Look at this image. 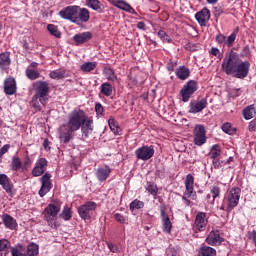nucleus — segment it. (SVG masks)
I'll list each match as a JSON object with an SVG mask.
<instances>
[{"label": "nucleus", "mask_w": 256, "mask_h": 256, "mask_svg": "<svg viewBox=\"0 0 256 256\" xmlns=\"http://www.w3.org/2000/svg\"><path fill=\"white\" fill-rule=\"evenodd\" d=\"M86 116L85 111L81 109H74L68 115L67 123L60 125L58 128V139H60V143L67 145V143L73 141L75 132L83 127Z\"/></svg>", "instance_id": "nucleus-1"}, {"label": "nucleus", "mask_w": 256, "mask_h": 256, "mask_svg": "<svg viewBox=\"0 0 256 256\" xmlns=\"http://www.w3.org/2000/svg\"><path fill=\"white\" fill-rule=\"evenodd\" d=\"M249 69H251V63L241 60L239 54L233 50L225 56L222 62V71L235 79H245L249 75Z\"/></svg>", "instance_id": "nucleus-2"}, {"label": "nucleus", "mask_w": 256, "mask_h": 256, "mask_svg": "<svg viewBox=\"0 0 256 256\" xmlns=\"http://www.w3.org/2000/svg\"><path fill=\"white\" fill-rule=\"evenodd\" d=\"M185 191L184 195L182 196V201L186 207H189L191 205V200L195 201L197 199V192H195V177H193V174H188L186 176L185 182Z\"/></svg>", "instance_id": "nucleus-3"}, {"label": "nucleus", "mask_w": 256, "mask_h": 256, "mask_svg": "<svg viewBox=\"0 0 256 256\" xmlns=\"http://www.w3.org/2000/svg\"><path fill=\"white\" fill-rule=\"evenodd\" d=\"M61 211V206L57 203L49 204L44 210V217L47 221V224L52 229H58L59 224L57 223V215Z\"/></svg>", "instance_id": "nucleus-4"}, {"label": "nucleus", "mask_w": 256, "mask_h": 256, "mask_svg": "<svg viewBox=\"0 0 256 256\" xmlns=\"http://www.w3.org/2000/svg\"><path fill=\"white\" fill-rule=\"evenodd\" d=\"M35 89V98L39 99L41 105L45 107L47 105V101H49V83L46 81H37L33 84Z\"/></svg>", "instance_id": "nucleus-5"}, {"label": "nucleus", "mask_w": 256, "mask_h": 256, "mask_svg": "<svg viewBox=\"0 0 256 256\" xmlns=\"http://www.w3.org/2000/svg\"><path fill=\"white\" fill-rule=\"evenodd\" d=\"M241 199V188L233 187L230 189L225 201L227 203V213H231L234 207L239 205Z\"/></svg>", "instance_id": "nucleus-6"}, {"label": "nucleus", "mask_w": 256, "mask_h": 256, "mask_svg": "<svg viewBox=\"0 0 256 256\" xmlns=\"http://www.w3.org/2000/svg\"><path fill=\"white\" fill-rule=\"evenodd\" d=\"M199 89V84L197 81L190 80L186 84H184L183 88L180 90V96L182 97L183 103H188L191 96L195 94V92Z\"/></svg>", "instance_id": "nucleus-7"}, {"label": "nucleus", "mask_w": 256, "mask_h": 256, "mask_svg": "<svg viewBox=\"0 0 256 256\" xmlns=\"http://www.w3.org/2000/svg\"><path fill=\"white\" fill-rule=\"evenodd\" d=\"M95 209H97V203L88 201L78 208V215L81 217V219L87 221L91 219V213H93Z\"/></svg>", "instance_id": "nucleus-8"}, {"label": "nucleus", "mask_w": 256, "mask_h": 256, "mask_svg": "<svg viewBox=\"0 0 256 256\" xmlns=\"http://www.w3.org/2000/svg\"><path fill=\"white\" fill-rule=\"evenodd\" d=\"M207 143V131H205V126L199 124L194 128V145L197 147H203Z\"/></svg>", "instance_id": "nucleus-9"}, {"label": "nucleus", "mask_w": 256, "mask_h": 256, "mask_svg": "<svg viewBox=\"0 0 256 256\" xmlns=\"http://www.w3.org/2000/svg\"><path fill=\"white\" fill-rule=\"evenodd\" d=\"M77 11H79V6H68L60 10L58 15L61 19L71 21V23H77Z\"/></svg>", "instance_id": "nucleus-10"}, {"label": "nucleus", "mask_w": 256, "mask_h": 256, "mask_svg": "<svg viewBox=\"0 0 256 256\" xmlns=\"http://www.w3.org/2000/svg\"><path fill=\"white\" fill-rule=\"evenodd\" d=\"M209 223V220L207 219V213L205 212H198L195 216L194 220V232L195 233H201L207 229V224Z\"/></svg>", "instance_id": "nucleus-11"}, {"label": "nucleus", "mask_w": 256, "mask_h": 256, "mask_svg": "<svg viewBox=\"0 0 256 256\" xmlns=\"http://www.w3.org/2000/svg\"><path fill=\"white\" fill-rule=\"evenodd\" d=\"M153 155H155V147L153 145L142 146L135 150V156L141 161H149Z\"/></svg>", "instance_id": "nucleus-12"}, {"label": "nucleus", "mask_w": 256, "mask_h": 256, "mask_svg": "<svg viewBox=\"0 0 256 256\" xmlns=\"http://www.w3.org/2000/svg\"><path fill=\"white\" fill-rule=\"evenodd\" d=\"M207 98H198L197 100H192L189 104V113L193 115H197V113H201L203 109H207Z\"/></svg>", "instance_id": "nucleus-13"}, {"label": "nucleus", "mask_w": 256, "mask_h": 256, "mask_svg": "<svg viewBox=\"0 0 256 256\" xmlns=\"http://www.w3.org/2000/svg\"><path fill=\"white\" fill-rule=\"evenodd\" d=\"M165 204L160 205V215L162 219V231L164 233H171L173 229V223H171V219L169 218V214L166 212Z\"/></svg>", "instance_id": "nucleus-14"}, {"label": "nucleus", "mask_w": 256, "mask_h": 256, "mask_svg": "<svg viewBox=\"0 0 256 256\" xmlns=\"http://www.w3.org/2000/svg\"><path fill=\"white\" fill-rule=\"evenodd\" d=\"M41 188L38 192V195H40V197H45V195L47 193H49V191H51L53 184L51 183V174L46 173L44 174L41 178Z\"/></svg>", "instance_id": "nucleus-15"}, {"label": "nucleus", "mask_w": 256, "mask_h": 256, "mask_svg": "<svg viewBox=\"0 0 256 256\" xmlns=\"http://www.w3.org/2000/svg\"><path fill=\"white\" fill-rule=\"evenodd\" d=\"M108 3L121 11H126V13H131V15H137V11L125 0H108Z\"/></svg>", "instance_id": "nucleus-16"}, {"label": "nucleus", "mask_w": 256, "mask_h": 256, "mask_svg": "<svg viewBox=\"0 0 256 256\" xmlns=\"http://www.w3.org/2000/svg\"><path fill=\"white\" fill-rule=\"evenodd\" d=\"M195 19L201 27H206L207 23H209V19H211V11L207 8H203L195 14Z\"/></svg>", "instance_id": "nucleus-17"}, {"label": "nucleus", "mask_w": 256, "mask_h": 256, "mask_svg": "<svg viewBox=\"0 0 256 256\" xmlns=\"http://www.w3.org/2000/svg\"><path fill=\"white\" fill-rule=\"evenodd\" d=\"M207 245H211V247H217V245H221V242L224 241L221 234H219L218 230H212L208 236L206 237Z\"/></svg>", "instance_id": "nucleus-18"}, {"label": "nucleus", "mask_w": 256, "mask_h": 256, "mask_svg": "<svg viewBox=\"0 0 256 256\" xmlns=\"http://www.w3.org/2000/svg\"><path fill=\"white\" fill-rule=\"evenodd\" d=\"M82 137H85V139H89V135L93 133V119L85 116V121L83 122L82 126L80 127Z\"/></svg>", "instance_id": "nucleus-19"}, {"label": "nucleus", "mask_w": 256, "mask_h": 256, "mask_svg": "<svg viewBox=\"0 0 256 256\" xmlns=\"http://www.w3.org/2000/svg\"><path fill=\"white\" fill-rule=\"evenodd\" d=\"M0 185L8 195H13V183L6 174H0Z\"/></svg>", "instance_id": "nucleus-20"}, {"label": "nucleus", "mask_w": 256, "mask_h": 256, "mask_svg": "<svg viewBox=\"0 0 256 256\" xmlns=\"http://www.w3.org/2000/svg\"><path fill=\"white\" fill-rule=\"evenodd\" d=\"M4 93L6 95H15L17 93V82L14 78H7L4 81Z\"/></svg>", "instance_id": "nucleus-21"}, {"label": "nucleus", "mask_w": 256, "mask_h": 256, "mask_svg": "<svg viewBox=\"0 0 256 256\" xmlns=\"http://www.w3.org/2000/svg\"><path fill=\"white\" fill-rule=\"evenodd\" d=\"M76 19V25H79L80 23H87L89 19H91L89 9L79 7V9L77 10Z\"/></svg>", "instance_id": "nucleus-22"}, {"label": "nucleus", "mask_w": 256, "mask_h": 256, "mask_svg": "<svg viewBox=\"0 0 256 256\" xmlns=\"http://www.w3.org/2000/svg\"><path fill=\"white\" fill-rule=\"evenodd\" d=\"M98 181H107L111 175V168L109 166H102L96 170L95 173Z\"/></svg>", "instance_id": "nucleus-23"}, {"label": "nucleus", "mask_w": 256, "mask_h": 256, "mask_svg": "<svg viewBox=\"0 0 256 256\" xmlns=\"http://www.w3.org/2000/svg\"><path fill=\"white\" fill-rule=\"evenodd\" d=\"M73 39L76 45H83V43H87V41H91V39H93V34H91V32H83L74 35Z\"/></svg>", "instance_id": "nucleus-24"}, {"label": "nucleus", "mask_w": 256, "mask_h": 256, "mask_svg": "<svg viewBox=\"0 0 256 256\" xmlns=\"http://www.w3.org/2000/svg\"><path fill=\"white\" fill-rule=\"evenodd\" d=\"M2 221L6 227V229H10L11 231H14V229H17V220L13 218L9 214H4L2 216Z\"/></svg>", "instance_id": "nucleus-25"}, {"label": "nucleus", "mask_w": 256, "mask_h": 256, "mask_svg": "<svg viewBox=\"0 0 256 256\" xmlns=\"http://www.w3.org/2000/svg\"><path fill=\"white\" fill-rule=\"evenodd\" d=\"M11 66V53L10 52H2L0 53V69H7Z\"/></svg>", "instance_id": "nucleus-26"}, {"label": "nucleus", "mask_w": 256, "mask_h": 256, "mask_svg": "<svg viewBox=\"0 0 256 256\" xmlns=\"http://www.w3.org/2000/svg\"><path fill=\"white\" fill-rule=\"evenodd\" d=\"M86 7L96 11V13H103V3L99 0H85Z\"/></svg>", "instance_id": "nucleus-27"}, {"label": "nucleus", "mask_w": 256, "mask_h": 256, "mask_svg": "<svg viewBox=\"0 0 256 256\" xmlns=\"http://www.w3.org/2000/svg\"><path fill=\"white\" fill-rule=\"evenodd\" d=\"M190 75H191V71L189 70V68L185 66H180L176 70V77H178V79H180L181 81H185L186 79H189Z\"/></svg>", "instance_id": "nucleus-28"}, {"label": "nucleus", "mask_w": 256, "mask_h": 256, "mask_svg": "<svg viewBox=\"0 0 256 256\" xmlns=\"http://www.w3.org/2000/svg\"><path fill=\"white\" fill-rule=\"evenodd\" d=\"M9 249H11V242L8 239H0V256L9 255Z\"/></svg>", "instance_id": "nucleus-29"}, {"label": "nucleus", "mask_w": 256, "mask_h": 256, "mask_svg": "<svg viewBox=\"0 0 256 256\" xmlns=\"http://www.w3.org/2000/svg\"><path fill=\"white\" fill-rule=\"evenodd\" d=\"M255 113L256 111L254 105H249L242 110V115L246 121L253 119V117H255Z\"/></svg>", "instance_id": "nucleus-30"}, {"label": "nucleus", "mask_w": 256, "mask_h": 256, "mask_svg": "<svg viewBox=\"0 0 256 256\" xmlns=\"http://www.w3.org/2000/svg\"><path fill=\"white\" fill-rule=\"evenodd\" d=\"M199 256H217V250L211 246H202L199 249Z\"/></svg>", "instance_id": "nucleus-31"}, {"label": "nucleus", "mask_w": 256, "mask_h": 256, "mask_svg": "<svg viewBox=\"0 0 256 256\" xmlns=\"http://www.w3.org/2000/svg\"><path fill=\"white\" fill-rule=\"evenodd\" d=\"M108 125L114 135H121V127H119V124L117 121H115V118L110 117L108 120Z\"/></svg>", "instance_id": "nucleus-32"}, {"label": "nucleus", "mask_w": 256, "mask_h": 256, "mask_svg": "<svg viewBox=\"0 0 256 256\" xmlns=\"http://www.w3.org/2000/svg\"><path fill=\"white\" fill-rule=\"evenodd\" d=\"M100 93L105 97H111L113 95V86L110 83H102L100 86Z\"/></svg>", "instance_id": "nucleus-33"}, {"label": "nucleus", "mask_w": 256, "mask_h": 256, "mask_svg": "<svg viewBox=\"0 0 256 256\" xmlns=\"http://www.w3.org/2000/svg\"><path fill=\"white\" fill-rule=\"evenodd\" d=\"M10 253L12 256H27V252L21 244H18L16 247H11Z\"/></svg>", "instance_id": "nucleus-34"}, {"label": "nucleus", "mask_w": 256, "mask_h": 256, "mask_svg": "<svg viewBox=\"0 0 256 256\" xmlns=\"http://www.w3.org/2000/svg\"><path fill=\"white\" fill-rule=\"evenodd\" d=\"M97 69V62H84L80 66V70H82L83 73H91V71H95Z\"/></svg>", "instance_id": "nucleus-35"}, {"label": "nucleus", "mask_w": 256, "mask_h": 256, "mask_svg": "<svg viewBox=\"0 0 256 256\" xmlns=\"http://www.w3.org/2000/svg\"><path fill=\"white\" fill-rule=\"evenodd\" d=\"M37 255H39V245L32 242L27 246L26 256H37Z\"/></svg>", "instance_id": "nucleus-36"}, {"label": "nucleus", "mask_w": 256, "mask_h": 256, "mask_svg": "<svg viewBox=\"0 0 256 256\" xmlns=\"http://www.w3.org/2000/svg\"><path fill=\"white\" fill-rule=\"evenodd\" d=\"M209 157L210 159H219V157H221V146H219V144L212 146Z\"/></svg>", "instance_id": "nucleus-37"}, {"label": "nucleus", "mask_w": 256, "mask_h": 256, "mask_svg": "<svg viewBox=\"0 0 256 256\" xmlns=\"http://www.w3.org/2000/svg\"><path fill=\"white\" fill-rule=\"evenodd\" d=\"M47 30L53 37H56V39H61V31H59V27H57L54 24H48Z\"/></svg>", "instance_id": "nucleus-38"}, {"label": "nucleus", "mask_w": 256, "mask_h": 256, "mask_svg": "<svg viewBox=\"0 0 256 256\" xmlns=\"http://www.w3.org/2000/svg\"><path fill=\"white\" fill-rule=\"evenodd\" d=\"M11 169H12V171H19V169H22V162H21V158H19V156L12 157Z\"/></svg>", "instance_id": "nucleus-39"}, {"label": "nucleus", "mask_w": 256, "mask_h": 256, "mask_svg": "<svg viewBox=\"0 0 256 256\" xmlns=\"http://www.w3.org/2000/svg\"><path fill=\"white\" fill-rule=\"evenodd\" d=\"M145 189L150 195H153L154 199L157 197V193H159V188L152 182H147Z\"/></svg>", "instance_id": "nucleus-40"}, {"label": "nucleus", "mask_w": 256, "mask_h": 256, "mask_svg": "<svg viewBox=\"0 0 256 256\" xmlns=\"http://www.w3.org/2000/svg\"><path fill=\"white\" fill-rule=\"evenodd\" d=\"M104 75L108 81L115 82L118 79L117 75L115 74V70H113L111 68H105Z\"/></svg>", "instance_id": "nucleus-41"}, {"label": "nucleus", "mask_w": 256, "mask_h": 256, "mask_svg": "<svg viewBox=\"0 0 256 256\" xmlns=\"http://www.w3.org/2000/svg\"><path fill=\"white\" fill-rule=\"evenodd\" d=\"M50 79H65V70H54L49 73Z\"/></svg>", "instance_id": "nucleus-42"}, {"label": "nucleus", "mask_w": 256, "mask_h": 256, "mask_svg": "<svg viewBox=\"0 0 256 256\" xmlns=\"http://www.w3.org/2000/svg\"><path fill=\"white\" fill-rule=\"evenodd\" d=\"M237 33H239V28L235 29L230 36L226 37V46L233 47L235 39H237Z\"/></svg>", "instance_id": "nucleus-43"}, {"label": "nucleus", "mask_w": 256, "mask_h": 256, "mask_svg": "<svg viewBox=\"0 0 256 256\" xmlns=\"http://www.w3.org/2000/svg\"><path fill=\"white\" fill-rule=\"evenodd\" d=\"M129 207L130 211H135V209H143V207H145V202L135 199L130 203Z\"/></svg>", "instance_id": "nucleus-44"}, {"label": "nucleus", "mask_w": 256, "mask_h": 256, "mask_svg": "<svg viewBox=\"0 0 256 256\" xmlns=\"http://www.w3.org/2000/svg\"><path fill=\"white\" fill-rule=\"evenodd\" d=\"M26 77H28V79H30L31 81H35V79H39V77H41V73H39V71L37 70L27 69Z\"/></svg>", "instance_id": "nucleus-45"}, {"label": "nucleus", "mask_w": 256, "mask_h": 256, "mask_svg": "<svg viewBox=\"0 0 256 256\" xmlns=\"http://www.w3.org/2000/svg\"><path fill=\"white\" fill-rule=\"evenodd\" d=\"M210 193L212 194V203H215L217 197L221 195V188L219 186H212L210 188Z\"/></svg>", "instance_id": "nucleus-46"}, {"label": "nucleus", "mask_w": 256, "mask_h": 256, "mask_svg": "<svg viewBox=\"0 0 256 256\" xmlns=\"http://www.w3.org/2000/svg\"><path fill=\"white\" fill-rule=\"evenodd\" d=\"M60 217H61V219H64V221H69L71 219V217H73L71 208L65 207L63 209L62 213L60 214Z\"/></svg>", "instance_id": "nucleus-47"}, {"label": "nucleus", "mask_w": 256, "mask_h": 256, "mask_svg": "<svg viewBox=\"0 0 256 256\" xmlns=\"http://www.w3.org/2000/svg\"><path fill=\"white\" fill-rule=\"evenodd\" d=\"M209 55H212V57H216V59H219V61L223 59V53H221V50H219V48L217 47H212L209 50Z\"/></svg>", "instance_id": "nucleus-48"}, {"label": "nucleus", "mask_w": 256, "mask_h": 256, "mask_svg": "<svg viewBox=\"0 0 256 256\" xmlns=\"http://www.w3.org/2000/svg\"><path fill=\"white\" fill-rule=\"evenodd\" d=\"M158 37H159V39H161V41L163 42V43H171V37L170 36H168V34H167V32H165V31H163V30H160L159 32H158Z\"/></svg>", "instance_id": "nucleus-49"}, {"label": "nucleus", "mask_w": 256, "mask_h": 256, "mask_svg": "<svg viewBox=\"0 0 256 256\" xmlns=\"http://www.w3.org/2000/svg\"><path fill=\"white\" fill-rule=\"evenodd\" d=\"M216 43H218L220 46H225L227 43V36L223 35L222 33H218L216 35Z\"/></svg>", "instance_id": "nucleus-50"}, {"label": "nucleus", "mask_w": 256, "mask_h": 256, "mask_svg": "<svg viewBox=\"0 0 256 256\" xmlns=\"http://www.w3.org/2000/svg\"><path fill=\"white\" fill-rule=\"evenodd\" d=\"M47 165H48V162H47V159L45 158H40L36 162V166L42 169L44 172H45V169H47Z\"/></svg>", "instance_id": "nucleus-51"}, {"label": "nucleus", "mask_w": 256, "mask_h": 256, "mask_svg": "<svg viewBox=\"0 0 256 256\" xmlns=\"http://www.w3.org/2000/svg\"><path fill=\"white\" fill-rule=\"evenodd\" d=\"M43 173H45L43 171V169H41L39 166H37V164L35 165V167L32 170V175L33 177H41V175H43Z\"/></svg>", "instance_id": "nucleus-52"}, {"label": "nucleus", "mask_w": 256, "mask_h": 256, "mask_svg": "<svg viewBox=\"0 0 256 256\" xmlns=\"http://www.w3.org/2000/svg\"><path fill=\"white\" fill-rule=\"evenodd\" d=\"M222 131L224 133H227L228 135H231V133H233L231 123L227 122V123L223 124L222 125Z\"/></svg>", "instance_id": "nucleus-53"}, {"label": "nucleus", "mask_w": 256, "mask_h": 256, "mask_svg": "<svg viewBox=\"0 0 256 256\" xmlns=\"http://www.w3.org/2000/svg\"><path fill=\"white\" fill-rule=\"evenodd\" d=\"M31 167V158L26 157L22 164V171H27Z\"/></svg>", "instance_id": "nucleus-54"}, {"label": "nucleus", "mask_w": 256, "mask_h": 256, "mask_svg": "<svg viewBox=\"0 0 256 256\" xmlns=\"http://www.w3.org/2000/svg\"><path fill=\"white\" fill-rule=\"evenodd\" d=\"M230 95L234 98L241 97V88H232L230 90Z\"/></svg>", "instance_id": "nucleus-55"}, {"label": "nucleus", "mask_w": 256, "mask_h": 256, "mask_svg": "<svg viewBox=\"0 0 256 256\" xmlns=\"http://www.w3.org/2000/svg\"><path fill=\"white\" fill-rule=\"evenodd\" d=\"M104 111H105V109L103 108V105L101 103L95 104L96 115H103Z\"/></svg>", "instance_id": "nucleus-56"}, {"label": "nucleus", "mask_w": 256, "mask_h": 256, "mask_svg": "<svg viewBox=\"0 0 256 256\" xmlns=\"http://www.w3.org/2000/svg\"><path fill=\"white\" fill-rule=\"evenodd\" d=\"M114 219L118 222V223H122V224H125L127 223V220L125 219V216L124 215H121L119 213H116L114 215Z\"/></svg>", "instance_id": "nucleus-57"}, {"label": "nucleus", "mask_w": 256, "mask_h": 256, "mask_svg": "<svg viewBox=\"0 0 256 256\" xmlns=\"http://www.w3.org/2000/svg\"><path fill=\"white\" fill-rule=\"evenodd\" d=\"M251 55V49L249 48V45L244 46L241 52V57H249Z\"/></svg>", "instance_id": "nucleus-58"}, {"label": "nucleus", "mask_w": 256, "mask_h": 256, "mask_svg": "<svg viewBox=\"0 0 256 256\" xmlns=\"http://www.w3.org/2000/svg\"><path fill=\"white\" fill-rule=\"evenodd\" d=\"M248 131H250V133H255V131H256V121L255 120H252L249 122Z\"/></svg>", "instance_id": "nucleus-59"}, {"label": "nucleus", "mask_w": 256, "mask_h": 256, "mask_svg": "<svg viewBox=\"0 0 256 256\" xmlns=\"http://www.w3.org/2000/svg\"><path fill=\"white\" fill-rule=\"evenodd\" d=\"M11 145L5 144L1 149H0V157H3L7 151H9Z\"/></svg>", "instance_id": "nucleus-60"}, {"label": "nucleus", "mask_w": 256, "mask_h": 256, "mask_svg": "<svg viewBox=\"0 0 256 256\" xmlns=\"http://www.w3.org/2000/svg\"><path fill=\"white\" fill-rule=\"evenodd\" d=\"M212 163L214 169H221V161H219V158L213 159Z\"/></svg>", "instance_id": "nucleus-61"}, {"label": "nucleus", "mask_w": 256, "mask_h": 256, "mask_svg": "<svg viewBox=\"0 0 256 256\" xmlns=\"http://www.w3.org/2000/svg\"><path fill=\"white\" fill-rule=\"evenodd\" d=\"M175 67H177V62H169L167 64L168 71H175Z\"/></svg>", "instance_id": "nucleus-62"}, {"label": "nucleus", "mask_w": 256, "mask_h": 256, "mask_svg": "<svg viewBox=\"0 0 256 256\" xmlns=\"http://www.w3.org/2000/svg\"><path fill=\"white\" fill-rule=\"evenodd\" d=\"M108 248L112 253H117L119 251V248H117V246L113 243H109Z\"/></svg>", "instance_id": "nucleus-63"}, {"label": "nucleus", "mask_w": 256, "mask_h": 256, "mask_svg": "<svg viewBox=\"0 0 256 256\" xmlns=\"http://www.w3.org/2000/svg\"><path fill=\"white\" fill-rule=\"evenodd\" d=\"M249 238L253 241L256 247V231L249 232Z\"/></svg>", "instance_id": "nucleus-64"}]
</instances>
